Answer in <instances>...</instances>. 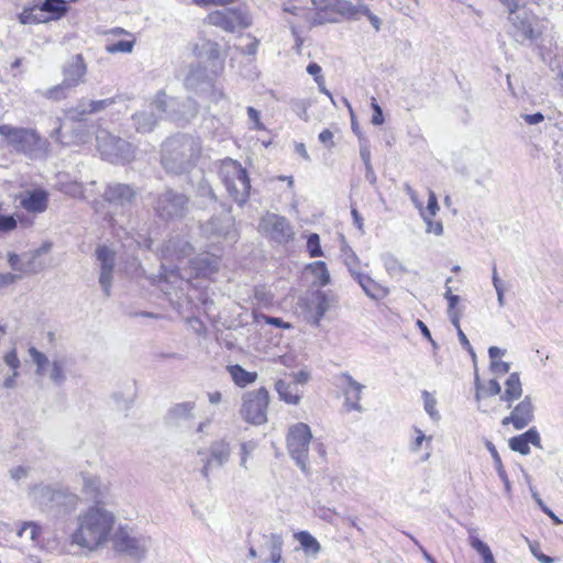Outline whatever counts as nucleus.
I'll use <instances>...</instances> for the list:
<instances>
[{
	"label": "nucleus",
	"instance_id": "nucleus-1",
	"mask_svg": "<svg viewBox=\"0 0 563 563\" xmlns=\"http://www.w3.org/2000/svg\"><path fill=\"white\" fill-rule=\"evenodd\" d=\"M192 252L191 244L180 236L170 238L161 249L162 258V278L164 286L162 290L166 295L177 291H184L185 286L189 285L191 277H207L218 272L220 266V257L214 254L205 252L188 261L190 272L181 264Z\"/></svg>",
	"mask_w": 563,
	"mask_h": 563
},
{
	"label": "nucleus",
	"instance_id": "nucleus-2",
	"mask_svg": "<svg viewBox=\"0 0 563 563\" xmlns=\"http://www.w3.org/2000/svg\"><path fill=\"white\" fill-rule=\"evenodd\" d=\"M78 527L71 536L73 543L93 550L107 541L113 529V514L99 505L89 507L77 518Z\"/></svg>",
	"mask_w": 563,
	"mask_h": 563
},
{
	"label": "nucleus",
	"instance_id": "nucleus-3",
	"mask_svg": "<svg viewBox=\"0 0 563 563\" xmlns=\"http://www.w3.org/2000/svg\"><path fill=\"white\" fill-rule=\"evenodd\" d=\"M201 144L198 137L177 134L168 137L162 147V164L167 173L183 174L194 167L200 155Z\"/></svg>",
	"mask_w": 563,
	"mask_h": 563
},
{
	"label": "nucleus",
	"instance_id": "nucleus-4",
	"mask_svg": "<svg viewBox=\"0 0 563 563\" xmlns=\"http://www.w3.org/2000/svg\"><path fill=\"white\" fill-rule=\"evenodd\" d=\"M0 135L14 152L31 159L43 158L48 153V141L34 129L1 124Z\"/></svg>",
	"mask_w": 563,
	"mask_h": 563
},
{
	"label": "nucleus",
	"instance_id": "nucleus-5",
	"mask_svg": "<svg viewBox=\"0 0 563 563\" xmlns=\"http://www.w3.org/2000/svg\"><path fill=\"white\" fill-rule=\"evenodd\" d=\"M219 175L229 196L240 206L249 199L251 183L245 168L231 158L221 163Z\"/></svg>",
	"mask_w": 563,
	"mask_h": 563
},
{
	"label": "nucleus",
	"instance_id": "nucleus-6",
	"mask_svg": "<svg viewBox=\"0 0 563 563\" xmlns=\"http://www.w3.org/2000/svg\"><path fill=\"white\" fill-rule=\"evenodd\" d=\"M509 21L511 23L510 35L520 44H532L541 35L540 20L522 4L511 8Z\"/></svg>",
	"mask_w": 563,
	"mask_h": 563
},
{
	"label": "nucleus",
	"instance_id": "nucleus-7",
	"mask_svg": "<svg viewBox=\"0 0 563 563\" xmlns=\"http://www.w3.org/2000/svg\"><path fill=\"white\" fill-rule=\"evenodd\" d=\"M29 354L36 365V374L47 376L53 384L62 386L67 379V369L70 358L66 355L54 354L49 360L44 353L35 347H30Z\"/></svg>",
	"mask_w": 563,
	"mask_h": 563
},
{
	"label": "nucleus",
	"instance_id": "nucleus-8",
	"mask_svg": "<svg viewBox=\"0 0 563 563\" xmlns=\"http://www.w3.org/2000/svg\"><path fill=\"white\" fill-rule=\"evenodd\" d=\"M170 102L174 100L168 102L167 95L164 91H158L151 103L132 115L135 131L139 133L152 132L164 115H168Z\"/></svg>",
	"mask_w": 563,
	"mask_h": 563
},
{
	"label": "nucleus",
	"instance_id": "nucleus-9",
	"mask_svg": "<svg viewBox=\"0 0 563 563\" xmlns=\"http://www.w3.org/2000/svg\"><path fill=\"white\" fill-rule=\"evenodd\" d=\"M311 440L312 434L308 424L298 422L289 428L287 434V450L303 473H308L309 471L308 452Z\"/></svg>",
	"mask_w": 563,
	"mask_h": 563
},
{
	"label": "nucleus",
	"instance_id": "nucleus-10",
	"mask_svg": "<svg viewBox=\"0 0 563 563\" xmlns=\"http://www.w3.org/2000/svg\"><path fill=\"white\" fill-rule=\"evenodd\" d=\"M97 148L103 159L111 163L130 161L134 148L128 141L112 135L109 131L100 129L96 134Z\"/></svg>",
	"mask_w": 563,
	"mask_h": 563
},
{
	"label": "nucleus",
	"instance_id": "nucleus-11",
	"mask_svg": "<svg viewBox=\"0 0 563 563\" xmlns=\"http://www.w3.org/2000/svg\"><path fill=\"white\" fill-rule=\"evenodd\" d=\"M269 394L265 387L247 391L242 397L240 413L252 424L261 426L267 420Z\"/></svg>",
	"mask_w": 563,
	"mask_h": 563
},
{
	"label": "nucleus",
	"instance_id": "nucleus-12",
	"mask_svg": "<svg viewBox=\"0 0 563 563\" xmlns=\"http://www.w3.org/2000/svg\"><path fill=\"white\" fill-rule=\"evenodd\" d=\"M188 203L189 199L186 195L173 189H166L157 196L154 211L164 221L179 220L186 216Z\"/></svg>",
	"mask_w": 563,
	"mask_h": 563
},
{
	"label": "nucleus",
	"instance_id": "nucleus-13",
	"mask_svg": "<svg viewBox=\"0 0 563 563\" xmlns=\"http://www.w3.org/2000/svg\"><path fill=\"white\" fill-rule=\"evenodd\" d=\"M113 543L118 552L141 561L146 558L152 541L150 537L136 534L131 529L121 527L114 534Z\"/></svg>",
	"mask_w": 563,
	"mask_h": 563
},
{
	"label": "nucleus",
	"instance_id": "nucleus-14",
	"mask_svg": "<svg viewBox=\"0 0 563 563\" xmlns=\"http://www.w3.org/2000/svg\"><path fill=\"white\" fill-rule=\"evenodd\" d=\"M200 230L208 239H224L229 242H235L239 235L235 229V220L229 211L212 217L201 224Z\"/></svg>",
	"mask_w": 563,
	"mask_h": 563
},
{
	"label": "nucleus",
	"instance_id": "nucleus-15",
	"mask_svg": "<svg viewBox=\"0 0 563 563\" xmlns=\"http://www.w3.org/2000/svg\"><path fill=\"white\" fill-rule=\"evenodd\" d=\"M260 231L269 240L284 244L292 239L294 232L289 221L279 214L267 212L261 218Z\"/></svg>",
	"mask_w": 563,
	"mask_h": 563
},
{
	"label": "nucleus",
	"instance_id": "nucleus-16",
	"mask_svg": "<svg viewBox=\"0 0 563 563\" xmlns=\"http://www.w3.org/2000/svg\"><path fill=\"white\" fill-rule=\"evenodd\" d=\"M207 21L210 25L221 27L227 32H234L236 29H245L252 24L250 15L239 9L213 11L208 14Z\"/></svg>",
	"mask_w": 563,
	"mask_h": 563
},
{
	"label": "nucleus",
	"instance_id": "nucleus-17",
	"mask_svg": "<svg viewBox=\"0 0 563 563\" xmlns=\"http://www.w3.org/2000/svg\"><path fill=\"white\" fill-rule=\"evenodd\" d=\"M209 455L203 461L201 474L205 478L209 477L213 467H223L231 457L232 446L227 438L214 440L208 449Z\"/></svg>",
	"mask_w": 563,
	"mask_h": 563
},
{
	"label": "nucleus",
	"instance_id": "nucleus-18",
	"mask_svg": "<svg viewBox=\"0 0 563 563\" xmlns=\"http://www.w3.org/2000/svg\"><path fill=\"white\" fill-rule=\"evenodd\" d=\"M137 197V190L128 184L110 183L107 185L103 198L114 208L122 211L129 209Z\"/></svg>",
	"mask_w": 563,
	"mask_h": 563
},
{
	"label": "nucleus",
	"instance_id": "nucleus-19",
	"mask_svg": "<svg viewBox=\"0 0 563 563\" xmlns=\"http://www.w3.org/2000/svg\"><path fill=\"white\" fill-rule=\"evenodd\" d=\"M96 256L100 264L99 284L103 294L109 297L113 282V268L115 265V252L107 245L98 246Z\"/></svg>",
	"mask_w": 563,
	"mask_h": 563
},
{
	"label": "nucleus",
	"instance_id": "nucleus-20",
	"mask_svg": "<svg viewBox=\"0 0 563 563\" xmlns=\"http://www.w3.org/2000/svg\"><path fill=\"white\" fill-rule=\"evenodd\" d=\"M339 386L344 395L347 410L362 411L360 404L365 386L356 382L349 373H342L339 377Z\"/></svg>",
	"mask_w": 563,
	"mask_h": 563
},
{
	"label": "nucleus",
	"instance_id": "nucleus-21",
	"mask_svg": "<svg viewBox=\"0 0 563 563\" xmlns=\"http://www.w3.org/2000/svg\"><path fill=\"white\" fill-rule=\"evenodd\" d=\"M63 80L71 89L85 82L87 64L81 54L71 56L62 67Z\"/></svg>",
	"mask_w": 563,
	"mask_h": 563
},
{
	"label": "nucleus",
	"instance_id": "nucleus-22",
	"mask_svg": "<svg viewBox=\"0 0 563 563\" xmlns=\"http://www.w3.org/2000/svg\"><path fill=\"white\" fill-rule=\"evenodd\" d=\"M115 98H107L101 100L81 99L78 103L67 111V117L75 122H81L86 115L99 113L108 107L115 103Z\"/></svg>",
	"mask_w": 563,
	"mask_h": 563
},
{
	"label": "nucleus",
	"instance_id": "nucleus-23",
	"mask_svg": "<svg viewBox=\"0 0 563 563\" xmlns=\"http://www.w3.org/2000/svg\"><path fill=\"white\" fill-rule=\"evenodd\" d=\"M306 319L311 324L318 325L324 317L330 305L328 297L322 291H314L303 299Z\"/></svg>",
	"mask_w": 563,
	"mask_h": 563
},
{
	"label": "nucleus",
	"instance_id": "nucleus-24",
	"mask_svg": "<svg viewBox=\"0 0 563 563\" xmlns=\"http://www.w3.org/2000/svg\"><path fill=\"white\" fill-rule=\"evenodd\" d=\"M170 100H174V102H170L168 115L177 122H188L199 112V106L192 98H186L181 103L174 98H168V102Z\"/></svg>",
	"mask_w": 563,
	"mask_h": 563
},
{
	"label": "nucleus",
	"instance_id": "nucleus-25",
	"mask_svg": "<svg viewBox=\"0 0 563 563\" xmlns=\"http://www.w3.org/2000/svg\"><path fill=\"white\" fill-rule=\"evenodd\" d=\"M314 13L308 19L311 26L338 23L339 19L334 15L331 0H311Z\"/></svg>",
	"mask_w": 563,
	"mask_h": 563
},
{
	"label": "nucleus",
	"instance_id": "nucleus-26",
	"mask_svg": "<svg viewBox=\"0 0 563 563\" xmlns=\"http://www.w3.org/2000/svg\"><path fill=\"white\" fill-rule=\"evenodd\" d=\"M48 195L43 189L26 191L20 199V206L29 212L41 213L47 209Z\"/></svg>",
	"mask_w": 563,
	"mask_h": 563
},
{
	"label": "nucleus",
	"instance_id": "nucleus-27",
	"mask_svg": "<svg viewBox=\"0 0 563 563\" xmlns=\"http://www.w3.org/2000/svg\"><path fill=\"white\" fill-rule=\"evenodd\" d=\"M82 493L97 504L101 503L108 492L106 484L98 476L90 474H81Z\"/></svg>",
	"mask_w": 563,
	"mask_h": 563
},
{
	"label": "nucleus",
	"instance_id": "nucleus-28",
	"mask_svg": "<svg viewBox=\"0 0 563 563\" xmlns=\"http://www.w3.org/2000/svg\"><path fill=\"white\" fill-rule=\"evenodd\" d=\"M530 444L541 448V439L539 432L534 428L529 429L525 433L512 437L509 440V448L522 455L530 453Z\"/></svg>",
	"mask_w": 563,
	"mask_h": 563
},
{
	"label": "nucleus",
	"instance_id": "nucleus-29",
	"mask_svg": "<svg viewBox=\"0 0 563 563\" xmlns=\"http://www.w3.org/2000/svg\"><path fill=\"white\" fill-rule=\"evenodd\" d=\"M354 279L361 286L366 296H368L371 299L382 300L389 294L388 288L382 286L366 274H357Z\"/></svg>",
	"mask_w": 563,
	"mask_h": 563
},
{
	"label": "nucleus",
	"instance_id": "nucleus-30",
	"mask_svg": "<svg viewBox=\"0 0 563 563\" xmlns=\"http://www.w3.org/2000/svg\"><path fill=\"white\" fill-rule=\"evenodd\" d=\"M35 494H40L43 497H47L51 503L54 504H65L70 507H76L79 497L75 494L67 493L64 490H56L51 488L49 486H40L35 488Z\"/></svg>",
	"mask_w": 563,
	"mask_h": 563
},
{
	"label": "nucleus",
	"instance_id": "nucleus-31",
	"mask_svg": "<svg viewBox=\"0 0 563 563\" xmlns=\"http://www.w3.org/2000/svg\"><path fill=\"white\" fill-rule=\"evenodd\" d=\"M516 417V430L526 428L533 420V406L529 396H526L512 410Z\"/></svg>",
	"mask_w": 563,
	"mask_h": 563
},
{
	"label": "nucleus",
	"instance_id": "nucleus-32",
	"mask_svg": "<svg viewBox=\"0 0 563 563\" xmlns=\"http://www.w3.org/2000/svg\"><path fill=\"white\" fill-rule=\"evenodd\" d=\"M275 389L280 400L286 404L297 405L301 399V391L296 384H290L284 379H278L275 383Z\"/></svg>",
	"mask_w": 563,
	"mask_h": 563
},
{
	"label": "nucleus",
	"instance_id": "nucleus-33",
	"mask_svg": "<svg viewBox=\"0 0 563 563\" xmlns=\"http://www.w3.org/2000/svg\"><path fill=\"white\" fill-rule=\"evenodd\" d=\"M264 545L269 551V561L272 563H282L284 539L280 533L264 534Z\"/></svg>",
	"mask_w": 563,
	"mask_h": 563
},
{
	"label": "nucleus",
	"instance_id": "nucleus-34",
	"mask_svg": "<svg viewBox=\"0 0 563 563\" xmlns=\"http://www.w3.org/2000/svg\"><path fill=\"white\" fill-rule=\"evenodd\" d=\"M505 393L501 395V400L508 402V408L511 407V404L519 399L522 395V387L518 373H511L506 383Z\"/></svg>",
	"mask_w": 563,
	"mask_h": 563
},
{
	"label": "nucleus",
	"instance_id": "nucleus-35",
	"mask_svg": "<svg viewBox=\"0 0 563 563\" xmlns=\"http://www.w3.org/2000/svg\"><path fill=\"white\" fill-rule=\"evenodd\" d=\"M38 7L42 13L47 15L48 21L59 20L68 11L67 2L65 0H44Z\"/></svg>",
	"mask_w": 563,
	"mask_h": 563
},
{
	"label": "nucleus",
	"instance_id": "nucleus-36",
	"mask_svg": "<svg viewBox=\"0 0 563 563\" xmlns=\"http://www.w3.org/2000/svg\"><path fill=\"white\" fill-rule=\"evenodd\" d=\"M294 537L307 555L316 558L321 552L320 542L310 532L299 531Z\"/></svg>",
	"mask_w": 563,
	"mask_h": 563
},
{
	"label": "nucleus",
	"instance_id": "nucleus-37",
	"mask_svg": "<svg viewBox=\"0 0 563 563\" xmlns=\"http://www.w3.org/2000/svg\"><path fill=\"white\" fill-rule=\"evenodd\" d=\"M73 89L64 81L47 89H36L35 93L51 101H60L70 96Z\"/></svg>",
	"mask_w": 563,
	"mask_h": 563
},
{
	"label": "nucleus",
	"instance_id": "nucleus-38",
	"mask_svg": "<svg viewBox=\"0 0 563 563\" xmlns=\"http://www.w3.org/2000/svg\"><path fill=\"white\" fill-rule=\"evenodd\" d=\"M340 252L344 265L347 267L350 274L355 278L357 274H361L358 256L350 247L345 240L342 241Z\"/></svg>",
	"mask_w": 563,
	"mask_h": 563
},
{
	"label": "nucleus",
	"instance_id": "nucleus-39",
	"mask_svg": "<svg viewBox=\"0 0 563 563\" xmlns=\"http://www.w3.org/2000/svg\"><path fill=\"white\" fill-rule=\"evenodd\" d=\"M228 371L233 382L240 387H245L254 383L257 378V373L249 372L238 364L228 366Z\"/></svg>",
	"mask_w": 563,
	"mask_h": 563
},
{
	"label": "nucleus",
	"instance_id": "nucleus-40",
	"mask_svg": "<svg viewBox=\"0 0 563 563\" xmlns=\"http://www.w3.org/2000/svg\"><path fill=\"white\" fill-rule=\"evenodd\" d=\"M195 407L192 401L176 404L168 410V418L174 422L192 419Z\"/></svg>",
	"mask_w": 563,
	"mask_h": 563
},
{
	"label": "nucleus",
	"instance_id": "nucleus-41",
	"mask_svg": "<svg viewBox=\"0 0 563 563\" xmlns=\"http://www.w3.org/2000/svg\"><path fill=\"white\" fill-rule=\"evenodd\" d=\"M19 22L23 25L26 24H40L48 22L47 15L42 13L38 5L24 8L18 15Z\"/></svg>",
	"mask_w": 563,
	"mask_h": 563
},
{
	"label": "nucleus",
	"instance_id": "nucleus-42",
	"mask_svg": "<svg viewBox=\"0 0 563 563\" xmlns=\"http://www.w3.org/2000/svg\"><path fill=\"white\" fill-rule=\"evenodd\" d=\"M485 445H486L487 450L489 451V453H490V455L493 457V461H494V464H495V468L497 471V474H498L499 478L503 481V483L505 485V489L507 492H510L511 484H510L508 475H507V473H506V471L504 468L500 455H499L496 446L490 441H486Z\"/></svg>",
	"mask_w": 563,
	"mask_h": 563
},
{
	"label": "nucleus",
	"instance_id": "nucleus-43",
	"mask_svg": "<svg viewBox=\"0 0 563 563\" xmlns=\"http://www.w3.org/2000/svg\"><path fill=\"white\" fill-rule=\"evenodd\" d=\"M382 261L387 274L390 276H401L407 273V268L390 253L383 254Z\"/></svg>",
	"mask_w": 563,
	"mask_h": 563
},
{
	"label": "nucleus",
	"instance_id": "nucleus-44",
	"mask_svg": "<svg viewBox=\"0 0 563 563\" xmlns=\"http://www.w3.org/2000/svg\"><path fill=\"white\" fill-rule=\"evenodd\" d=\"M334 15H340L347 21H354V3L349 0H331Z\"/></svg>",
	"mask_w": 563,
	"mask_h": 563
},
{
	"label": "nucleus",
	"instance_id": "nucleus-45",
	"mask_svg": "<svg viewBox=\"0 0 563 563\" xmlns=\"http://www.w3.org/2000/svg\"><path fill=\"white\" fill-rule=\"evenodd\" d=\"M471 547L483 558L484 563H496L489 547L475 534H470Z\"/></svg>",
	"mask_w": 563,
	"mask_h": 563
},
{
	"label": "nucleus",
	"instance_id": "nucleus-46",
	"mask_svg": "<svg viewBox=\"0 0 563 563\" xmlns=\"http://www.w3.org/2000/svg\"><path fill=\"white\" fill-rule=\"evenodd\" d=\"M312 275L318 279L320 286H327L330 283V274L324 262L317 261L307 266Z\"/></svg>",
	"mask_w": 563,
	"mask_h": 563
},
{
	"label": "nucleus",
	"instance_id": "nucleus-47",
	"mask_svg": "<svg viewBox=\"0 0 563 563\" xmlns=\"http://www.w3.org/2000/svg\"><path fill=\"white\" fill-rule=\"evenodd\" d=\"M257 448V443L253 440H249V441H244L240 444V466L243 468V470H249V465H247V462H249V459L252 456V454L254 453V451L256 450Z\"/></svg>",
	"mask_w": 563,
	"mask_h": 563
},
{
	"label": "nucleus",
	"instance_id": "nucleus-48",
	"mask_svg": "<svg viewBox=\"0 0 563 563\" xmlns=\"http://www.w3.org/2000/svg\"><path fill=\"white\" fill-rule=\"evenodd\" d=\"M134 40L132 41H125L121 40L113 43H108L106 45V51L110 54H117V53H131L134 47Z\"/></svg>",
	"mask_w": 563,
	"mask_h": 563
},
{
	"label": "nucleus",
	"instance_id": "nucleus-49",
	"mask_svg": "<svg viewBox=\"0 0 563 563\" xmlns=\"http://www.w3.org/2000/svg\"><path fill=\"white\" fill-rule=\"evenodd\" d=\"M40 256H34V252L27 255L25 260L24 267L29 268V271H24V274H37L44 269L45 264L42 261H38Z\"/></svg>",
	"mask_w": 563,
	"mask_h": 563
},
{
	"label": "nucleus",
	"instance_id": "nucleus-50",
	"mask_svg": "<svg viewBox=\"0 0 563 563\" xmlns=\"http://www.w3.org/2000/svg\"><path fill=\"white\" fill-rule=\"evenodd\" d=\"M420 217L423 219V221L427 224L426 231L428 233H433L435 235H442L443 233V224L440 221H433V217H428L427 212L424 210H421Z\"/></svg>",
	"mask_w": 563,
	"mask_h": 563
},
{
	"label": "nucleus",
	"instance_id": "nucleus-51",
	"mask_svg": "<svg viewBox=\"0 0 563 563\" xmlns=\"http://www.w3.org/2000/svg\"><path fill=\"white\" fill-rule=\"evenodd\" d=\"M307 250L311 257H319L323 255L320 246V238L317 233H311L307 241Z\"/></svg>",
	"mask_w": 563,
	"mask_h": 563
},
{
	"label": "nucleus",
	"instance_id": "nucleus-52",
	"mask_svg": "<svg viewBox=\"0 0 563 563\" xmlns=\"http://www.w3.org/2000/svg\"><path fill=\"white\" fill-rule=\"evenodd\" d=\"M63 191L73 198H80V199H88L89 197L86 196L85 189L81 184L78 183H70L63 187Z\"/></svg>",
	"mask_w": 563,
	"mask_h": 563
},
{
	"label": "nucleus",
	"instance_id": "nucleus-53",
	"mask_svg": "<svg viewBox=\"0 0 563 563\" xmlns=\"http://www.w3.org/2000/svg\"><path fill=\"white\" fill-rule=\"evenodd\" d=\"M8 263L10 267L18 272L19 275H24V271H29V268L24 267L25 260H23L21 256H19L15 253H9L8 254Z\"/></svg>",
	"mask_w": 563,
	"mask_h": 563
},
{
	"label": "nucleus",
	"instance_id": "nucleus-54",
	"mask_svg": "<svg viewBox=\"0 0 563 563\" xmlns=\"http://www.w3.org/2000/svg\"><path fill=\"white\" fill-rule=\"evenodd\" d=\"M424 398V409L430 415V417L434 420L439 419V412L435 410L437 401L433 397L430 396L428 391H423Z\"/></svg>",
	"mask_w": 563,
	"mask_h": 563
},
{
	"label": "nucleus",
	"instance_id": "nucleus-55",
	"mask_svg": "<svg viewBox=\"0 0 563 563\" xmlns=\"http://www.w3.org/2000/svg\"><path fill=\"white\" fill-rule=\"evenodd\" d=\"M444 298L448 300V313L457 312L456 306L460 302V296L454 295L451 287H446Z\"/></svg>",
	"mask_w": 563,
	"mask_h": 563
},
{
	"label": "nucleus",
	"instance_id": "nucleus-56",
	"mask_svg": "<svg viewBox=\"0 0 563 563\" xmlns=\"http://www.w3.org/2000/svg\"><path fill=\"white\" fill-rule=\"evenodd\" d=\"M439 209L440 207L434 191L429 190L428 206L424 211L427 212L428 217H434Z\"/></svg>",
	"mask_w": 563,
	"mask_h": 563
},
{
	"label": "nucleus",
	"instance_id": "nucleus-57",
	"mask_svg": "<svg viewBox=\"0 0 563 563\" xmlns=\"http://www.w3.org/2000/svg\"><path fill=\"white\" fill-rule=\"evenodd\" d=\"M372 109H373V117H372V123L374 125H382L385 121L383 109L382 107L376 102L375 98H372Z\"/></svg>",
	"mask_w": 563,
	"mask_h": 563
},
{
	"label": "nucleus",
	"instance_id": "nucleus-58",
	"mask_svg": "<svg viewBox=\"0 0 563 563\" xmlns=\"http://www.w3.org/2000/svg\"><path fill=\"white\" fill-rule=\"evenodd\" d=\"M16 228V220L12 216L0 214V232H9Z\"/></svg>",
	"mask_w": 563,
	"mask_h": 563
},
{
	"label": "nucleus",
	"instance_id": "nucleus-59",
	"mask_svg": "<svg viewBox=\"0 0 563 563\" xmlns=\"http://www.w3.org/2000/svg\"><path fill=\"white\" fill-rule=\"evenodd\" d=\"M235 0H192V3H195L198 7H224L228 4L233 3Z\"/></svg>",
	"mask_w": 563,
	"mask_h": 563
},
{
	"label": "nucleus",
	"instance_id": "nucleus-60",
	"mask_svg": "<svg viewBox=\"0 0 563 563\" xmlns=\"http://www.w3.org/2000/svg\"><path fill=\"white\" fill-rule=\"evenodd\" d=\"M4 363L14 372H16L20 366V360L15 350H12L4 355Z\"/></svg>",
	"mask_w": 563,
	"mask_h": 563
},
{
	"label": "nucleus",
	"instance_id": "nucleus-61",
	"mask_svg": "<svg viewBox=\"0 0 563 563\" xmlns=\"http://www.w3.org/2000/svg\"><path fill=\"white\" fill-rule=\"evenodd\" d=\"M247 115H249L250 121H252L254 123V128L253 129H255V130H264V125L261 122L260 112L255 108L249 107L247 108Z\"/></svg>",
	"mask_w": 563,
	"mask_h": 563
},
{
	"label": "nucleus",
	"instance_id": "nucleus-62",
	"mask_svg": "<svg viewBox=\"0 0 563 563\" xmlns=\"http://www.w3.org/2000/svg\"><path fill=\"white\" fill-rule=\"evenodd\" d=\"M404 189H405L406 194L409 196L411 202L419 210V212H421V210H424L422 207V202L419 200L418 195L413 190V188L409 184H405Z\"/></svg>",
	"mask_w": 563,
	"mask_h": 563
},
{
	"label": "nucleus",
	"instance_id": "nucleus-63",
	"mask_svg": "<svg viewBox=\"0 0 563 563\" xmlns=\"http://www.w3.org/2000/svg\"><path fill=\"white\" fill-rule=\"evenodd\" d=\"M210 98H211L212 102H214L217 104L222 103V106H221L222 109H224L225 106L228 104V99L222 90L213 88L211 91Z\"/></svg>",
	"mask_w": 563,
	"mask_h": 563
},
{
	"label": "nucleus",
	"instance_id": "nucleus-64",
	"mask_svg": "<svg viewBox=\"0 0 563 563\" xmlns=\"http://www.w3.org/2000/svg\"><path fill=\"white\" fill-rule=\"evenodd\" d=\"M319 141L324 144L327 147H333V133L329 129H324L319 134Z\"/></svg>",
	"mask_w": 563,
	"mask_h": 563
}]
</instances>
